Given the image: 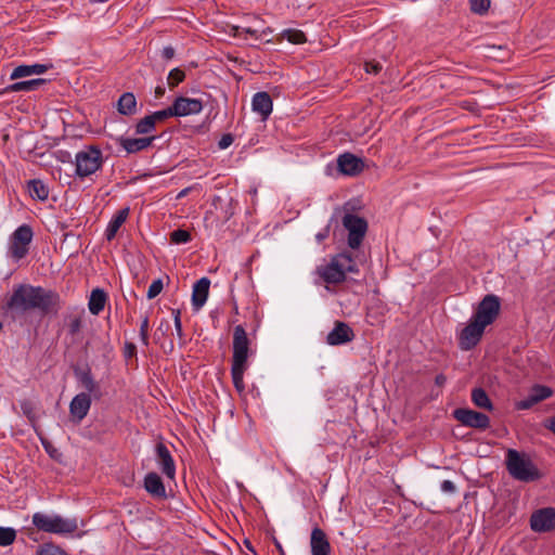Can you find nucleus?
I'll return each instance as SVG.
<instances>
[{
    "mask_svg": "<svg viewBox=\"0 0 555 555\" xmlns=\"http://www.w3.org/2000/svg\"><path fill=\"white\" fill-rule=\"evenodd\" d=\"M61 308L62 300L57 292L30 284L16 285L2 306V310L10 313L12 319L33 310H38L42 315H55Z\"/></svg>",
    "mask_w": 555,
    "mask_h": 555,
    "instance_id": "1",
    "label": "nucleus"
},
{
    "mask_svg": "<svg viewBox=\"0 0 555 555\" xmlns=\"http://www.w3.org/2000/svg\"><path fill=\"white\" fill-rule=\"evenodd\" d=\"M505 466L508 474L518 481L533 482L542 478V473L529 455L515 449L507 450Z\"/></svg>",
    "mask_w": 555,
    "mask_h": 555,
    "instance_id": "2",
    "label": "nucleus"
},
{
    "mask_svg": "<svg viewBox=\"0 0 555 555\" xmlns=\"http://www.w3.org/2000/svg\"><path fill=\"white\" fill-rule=\"evenodd\" d=\"M248 338L242 325L234 328L233 334V359H232V379L236 390L242 392L245 389L243 375L246 370L248 357Z\"/></svg>",
    "mask_w": 555,
    "mask_h": 555,
    "instance_id": "3",
    "label": "nucleus"
},
{
    "mask_svg": "<svg viewBox=\"0 0 555 555\" xmlns=\"http://www.w3.org/2000/svg\"><path fill=\"white\" fill-rule=\"evenodd\" d=\"M104 158L98 145H87L75 156V175L79 178H86L102 168Z\"/></svg>",
    "mask_w": 555,
    "mask_h": 555,
    "instance_id": "4",
    "label": "nucleus"
},
{
    "mask_svg": "<svg viewBox=\"0 0 555 555\" xmlns=\"http://www.w3.org/2000/svg\"><path fill=\"white\" fill-rule=\"evenodd\" d=\"M33 524L41 531L49 533H73L77 530V522L75 519H64L63 517L48 516L42 513H36L33 516Z\"/></svg>",
    "mask_w": 555,
    "mask_h": 555,
    "instance_id": "5",
    "label": "nucleus"
},
{
    "mask_svg": "<svg viewBox=\"0 0 555 555\" xmlns=\"http://www.w3.org/2000/svg\"><path fill=\"white\" fill-rule=\"evenodd\" d=\"M34 232L30 225L23 224L18 227L11 235L9 247L10 256L15 260H21L29 251V244L33 241Z\"/></svg>",
    "mask_w": 555,
    "mask_h": 555,
    "instance_id": "6",
    "label": "nucleus"
},
{
    "mask_svg": "<svg viewBox=\"0 0 555 555\" xmlns=\"http://www.w3.org/2000/svg\"><path fill=\"white\" fill-rule=\"evenodd\" d=\"M343 225L348 231V246L358 249L367 231V221L363 217L348 212L343 217Z\"/></svg>",
    "mask_w": 555,
    "mask_h": 555,
    "instance_id": "7",
    "label": "nucleus"
},
{
    "mask_svg": "<svg viewBox=\"0 0 555 555\" xmlns=\"http://www.w3.org/2000/svg\"><path fill=\"white\" fill-rule=\"evenodd\" d=\"M501 310V301L496 295H486L478 304L472 318L488 326L492 324L499 317Z\"/></svg>",
    "mask_w": 555,
    "mask_h": 555,
    "instance_id": "8",
    "label": "nucleus"
},
{
    "mask_svg": "<svg viewBox=\"0 0 555 555\" xmlns=\"http://www.w3.org/2000/svg\"><path fill=\"white\" fill-rule=\"evenodd\" d=\"M486 327L487 326L472 318L459 335L460 348L465 351L475 348L481 340Z\"/></svg>",
    "mask_w": 555,
    "mask_h": 555,
    "instance_id": "9",
    "label": "nucleus"
},
{
    "mask_svg": "<svg viewBox=\"0 0 555 555\" xmlns=\"http://www.w3.org/2000/svg\"><path fill=\"white\" fill-rule=\"evenodd\" d=\"M453 417L464 426L485 430L490 426V418L481 412L459 408L453 411Z\"/></svg>",
    "mask_w": 555,
    "mask_h": 555,
    "instance_id": "10",
    "label": "nucleus"
},
{
    "mask_svg": "<svg viewBox=\"0 0 555 555\" xmlns=\"http://www.w3.org/2000/svg\"><path fill=\"white\" fill-rule=\"evenodd\" d=\"M530 528L534 532H550L555 529V508L543 507L530 516Z\"/></svg>",
    "mask_w": 555,
    "mask_h": 555,
    "instance_id": "11",
    "label": "nucleus"
},
{
    "mask_svg": "<svg viewBox=\"0 0 555 555\" xmlns=\"http://www.w3.org/2000/svg\"><path fill=\"white\" fill-rule=\"evenodd\" d=\"M232 202V196L225 191L212 197L210 215L215 216L217 222L223 223L233 216Z\"/></svg>",
    "mask_w": 555,
    "mask_h": 555,
    "instance_id": "12",
    "label": "nucleus"
},
{
    "mask_svg": "<svg viewBox=\"0 0 555 555\" xmlns=\"http://www.w3.org/2000/svg\"><path fill=\"white\" fill-rule=\"evenodd\" d=\"M74 375L77 382L86 389V393L90 395V398L93 397L99 400L102 397L101 387L94 380L91 369L88 365L85 369L74 367Z\"/></svg>",
    "mask_w": 555,
    "mask_h": 555,
    "instance_id": "13",
    "label": "nucleus"
},
{
    "mask_svg": "<svg viewBox=\"0 0 555 555\" xmlns=\"http://www.w3.org/2000/svg\"><path fill=\"white\" fill-rule=\"evenodd\" d=\"M155 453L163 474L167 478L173 479L176 475V465L168 447L162 441L157 442L155 446Z\"/></svg>",
    "mask_w": 555,
    "mask_h": 555,
    "instance_id": "14",
    "label": "nucleus"
},
{
    "mask_svg": "<svg viewBox=\"0 0 555 555\" xmlns=\"http://www.w3.org/2000/svg\"><path fill=\"white\" fill-rule=\"evenodd\" d=\"M353 338V330L347 323L337 321L334 328L327 334L326 343L331 346H338L350 343Z\"/></svg>",
    "mask_w": 555,
    "mask_h": 555,
    "instance_id": "15",
    "label": "nucleus"
},
{
    "mask_svg": "<svg viewBox=\"0 0 555 555\" xmlns=\"http://www.w3.org/2000/svg\"><path fill=\"white\" fill-rule=\"evenodd\" d=\"M339 171L346 176H357L363 171L364 163L351 153H344L337 158Z\"/></svg>",
    "mask_w": 555,
    "mask_h": 555,
    "instance_id": "16",
    "label": "nucleus"
},
{
    "mask_svg": "<svg viewBox=\"0 0 555 555\" xmlns=\"http://www.w3.org/2000/svg\"><path fill=\"white\" fill-rule=\"evenodd\" d=\"M171 105L173 112H176V117L197 114L203 109V102L201 100L185 96L176 98Z\"/></svg>",
    "mask_w": 555,
    "mask_h": 555,
    "instance_id": "17",
    "label": "nucleus"
},
{
    "mask_svg": "<svg viewBox=\"0 0 555 555\" xmlns=\"http://www.w3.org/2000/svg\"><path fill=\"white\" fill-rule=\"evenodd\" d=\"M91 406V398L90 395L86 392H80L76 395L70 403H69V413L73 418L79 423L81 422L88 414Z\"/></svg>",
    "mask_w": 555,
    "mask_h": 555,
    "instance_id": "18",
    "label": "nucleus"
},
{
    "mask_svg": "<svg viewBox=\"0 0 555 555\" xmlns=\"http://www.w3.org/2000/svg\"><path fill=\"white\" fill-rule=\"evenodd\" d=\"M208 299V276H203L194 283L191 304L194 312H198Z\"/></svg>",
    "mask_w": 555,
    "mask_h": 555,
    "instance_id": "19",
    "label": "nucleus"
},
{
    "mask_svg": "<svg viewBox=\"0 0 555 555\" xmlns=\"http://www.w3.org/2000/svg\"><path fill=\"white\" fill-rule=\"evenodd\" d=\"M340 267L341 264L338 263L336 257L334 256L330 263L319 268V273L326 283L339 284L346 280V275H344Z\"/></svg>",
    "mask_w": 555,
    "mask_h": 555,
    "instance_id": "20",
    "label": "nucleus"
},
{
    "mask_svg": "<svg viewBox=\"0 0 555 555\" xmlns=\"http://www.w3.org/2000/svg\"><path fill=\"white\" fill-rule=\"evenodd\" d=\"M312 555H330L331 544L326 533L319 527L313 528L310 539Z\"/></svg>",
    "mask_w": 555,
    "mask_h": 555,
    "instance_id": "21",
    "label": "nucleus"
},
{
    "mask_svg": "<svg viewBox=\"0 0 555 555\" xmlns=\"http://www.w3.org/2000/svg\"><path fill=\"white\" fill-rule=\"evenodd\" d=\"M251 106L253 111L258 113L262 120H267L272 113L273 102L268 92L260 91L253 96Z\"/></svg>",
    "mask_w": 555,
    "mask_h": 555,
    "instance_id": "22",
    "label": "nucleus"
},
{
    "mask_svg": "<svg viewBox=\"0 0 555 555\" xmlns=\"http://www.w3.org/2000/svg\"><path fill=\"white\" fill-rule=\"evenodd\" d=\"M156 137H144V138H125L119 137L118 143L126 150L128 154L138 153L151 146L155 141Z\"/></svg>",
    "mask_w": 555,
    "mask_h": 555,
    "instance_id": "23",
    "label": "nucleus"
},
{
    "mask_svg": "<svg viewBox=\"0 0 555 555\" xmlns=\"http://www.w3.org/2000/svg\"><path fill=\"white\" fill-rule=\"evenodd\" d=\"M53 65L49 64H31V65H18L11 73L10 79L15 80L22 77H27L30 75H40L52 68Z\"/></svg>",
    "mask_w": 555,
    "mask_h": 555,
    "instance_id": "24",
    "label": "nucleus"
},
{
    "mask_svg": "<svg viewBox=\"0 0 555 555\" xmlns=\"http://www.w3.org/2000/svg\"><path fill=\"white\" fill-rule=\"evenodd\" d=\"M144 488L154 498H166V489L158 474L152 472L144 477Z\"/></svg>",
    "mask_w": 555,
    "mask_h": 555,
    "instance_id": "25",
    "label": "nucleus"
},
{
    "mask_svg": "<svg viewBox=\"0 0 555 555\" xmlns=\"http://www.w3.org/2000/svg\"><path fill=\"white\" fill-rule=\"evenodd\" d=\"M46 82H47V80L43 78H35V79H30V80L17 81V82H14V83H11V85L4 87L0 91V94L11 93V92L33 91V90H36L39 86L44 85Z\"/></svg>",
    "mask_w": 555,
    "mask_h": 555,
    "instance_id": "26",
    "label": "nucleus"
},
{
    "mask_svg": "<svg viewBox=\"0 0 555 555\" xmlns=\"http://www.w3.org/2000/svg\"><path fill=\"white\" fill-rule=\"evenodd\" d=\"M117 112L124 116H132L138 112V102L132 92H125L117 101Z\"/></svg>",
    "mask_w": 555,
    "mask_h": 555,
    "instance_id": "27",
    "label": "nucleus"
},
{
    "mask_svg": "<svg viewBox=\"0 0 555 555\" xmlns=\"http://www.w3.org/2000/svg\"><path fill=\"white\" fill-rule=\"evenodd\" d=\"M129 215V207H125L116 212V215L112 218L109 221L106 230H105V237L107 241H112L119 228L122 225V223L126 221L127 217Z\"/></svg>",
    "mask_w": 555,
    "mask_h": 555,
    "instance_id": "28",
    "label": "nucleus"
},
{
    "mask_svg": "<svg viewBox=\"0 0 555 555\" xmlns=\"http://www.w3.org/2000/svg\"><path fill=\"white\" fill-rule=\"evenodd\" d=\"M107 294L102 288H94L91 292L88 308L93 315H99L106 304Z\"/></svg>",
    "mask_w": 555,
    "mask_h": 555,
    "instance_id": "29",
    "label": "nucleus"
},
{
    "mask_svg": "<svg viewBox=\"0 0 555 555\" xmlns=\"http://www.w3.org/2000/svg\"><path fill=\"white\" fill-rule=\"evenodd\" d=\"M27 189L33 199L44 202L49 197V188L40 179L29 180Z\"/></svg>",
    "mask_w": 555,
    "mask_h": 555,
    "instance_id": "30",
    "label": "nucleus"
},
{
    "mask_svg": "<svg viewBox=\"0 0 555 555\" xmlns=\"http://www.w3.org/2000/svg\"><path fill=\"white\" fill-rule=\"evenodd\" d=\"M472 401L474 404L480 409H485L488 411L493 410L492 401L490 400L488 393L482 388H474L472 391Z\"/></svg>",
    "mask_w": 555,
    "mask_h": 555,
    "instance_id": "31",
    "label": "nucleus"
},
{
    "mask_svg": "<svg viewBox=\"0 0 555 555\" xmlns=\"http://www.w3.org/2000/svg\"><path fill=\"white\" fill-rule=\"evenodd\" d=\"M23 415L29 421L30 425L37 430L38 415L36 413V404L29 400L24 399L20 401Z\"/></svg>",
    "mask_w": 555,
    "mask_h": 555,
    "instance_id": "32",
    "label": "nucleus"
},
{
    "mask_svg": "<svg viewBox=\"0 0 555 555\" xmlns=\"http://www.w3.org/2000/svg\"><path fill=\"white\" fill-rule=\"evenodd\" d=\"M335 257H336L338 263L341 264L340 269H341L344 275H346L347 272H350V273L359 272L358 266L350 253H348V251L340 253V254L336 255Z\"/></svg>",
    "mask_w": 555,
    "mask_h": 555,
    "instance_id": "33",
    "label": "nucleus"
},
{
    "mask_svg": "<svg viewBox=\"0 0 555 555\" xmlns=\"http://www.w3.org/2000/svg\"><path fill=\"white\" fill-rule=\"evenodd\" d=\"M83 314H85V310L81 309L79 312L69 314L66 318V320H68L67 331L70 336H75L81 331Z\"/></svg>",
    "mask_w": 555,
    "mask_h": 555,
    "instance_id": "34",
    "label": "nucleus"
},
{
    "mask_svg": "<svg viewBox=\"0 0 555 555\" xmlns=\"http://www.w3.org/2000/svg\"><path fill=\"white\" fill-rule=\"evenodd\" d=\"M156 122L151 114L141 118L134 126L137 134H147L155 130Z\"/></svg>",
    "mask_w": 555,
    "mask_h": 555,
    "instance_id": "35",
    "label": "nucleus"
},
{
    "mask_svg": "<svg viewBox=\"0 0 555 555\" xmlns=\"http://www.w3.org/2000/svg\"><path fill=\"white\" fill-rule=\"evenodd\" d=\"M282 37L287 39L291 43L300 44L307 41V37L304 31L299 29H285L282 33Z\"/></svg>",
    "mask_w": 555,
    "mask_h": 555,
    "instance_id": "36",
    "label": "nucleus"
},
{
    "mask_svg": "<svg viewBox=\"0 0 555 555\" xmlns=\"http://www.w3.org/2000/svg\"><path fill=\"white\" fill-rule=\"evenodd\" d=\"M215 24H216V27H217L216 31H217V34L220 35L219 40H225V38L222 35H224V36L228 35V36L235 37L241 31V27L234 26V25H231V24H228V23H225V24L221 23L220 26H219V24L217 22Z\"/></svg>",
    "mask_w": 555,
    "mask_h": 555,
    "instance_id": "37",
    "label": "nucleus"
},
{
    "mask_svg": "<svg viewBox=\"0 0 555 555\" xmlns=\"http://www.w3.org/2000/svg\"><path fill=\"white\" fill-rule=\"evenodd\" d=\"M16 531L10 527H0V546H9L14 543Z\"/></svg>",
    "mask_w": 555,
    "mask_h": 555,
    "instance_id": "38",
    "label": "nucleus"
},
{
    "mask_svg": "<svg viewBox=\"0 0 555 555\" xmlns=\"http://www.w3.org/2000/svg\"><path fill=\"white\" fill-rule=\"evenodd\" d=\"M184 79L185 73L179 67H176L169 72V75L167 77L168 86L172 89L177 87L179 83H181Z\"/></svg>",
    "mask_w": 555,
    "mask_h": 555,
    "instance_id": "39",
    "label": "nucleus"
},
{
    "mask_svg": "<svg viewBox=\"0 0 555 555\" xmlns=\"http://www.w3.org/2000/svg\"><path fill=\"white\" fill-rule=\"evenodd\" d=\"M531 392L534 395L538 402H541L553 395L552 388L544 385H534L531 388Z\"/></svg>",
    "mask_w": 555,
    "mask_h": 555,
    "instance_id": "40",
    "label": "nucleus"
},
{
    "mask_svg": "<svg viewBox=\"0 0 555 555\" xmlns=\"http://www.w3.org/2000/svg\"><path fill=\"white\" fill-rule=\"evenodd\" d=\"M37 555H68L63 548L54 544H44L39 547Z\"/></svg>",
    "mask_w": 555,
    "mask_h": 555,
    "instance_id": "41",
    "label": "nucleus"
},
{
    "mask_svg": "<svg viewBox=\"0 0 555 555\" xmlns=\"http://www.w3.org/2000/svg\"><path fill=\"white\" fill-rule=\"evenodd\" d=\"M469 3L472 12L479 15L486 14L490 8V0H470Z\"/></svg>",
    "mask_w": 555,
    "mask_h": 555,
    "instance_id": "42",
    "label": "nucleus"
},
{
    "mask_svg": "<svg viewBox=\"0 0 555 555\" xmlns=\"http://www.w3.org/2000/svg\"><path fill=\"white\" fill-rule=\"evenodd\" d=\"M191 240V234L186 230L178 229L171 232L170 241L175 244H184Z\"/></svg>",
    "mask_w": 555,
    "mask_h": 555,
    "instance_id": "43",
    "label": "nucleus"
},
{
    "mask_svg": "<svg viewBox=\"0 0 555 555\" xmlns=\"http://www.w3.org/2000/svg\"><path fill=\"white\" fill-rule=\"evenodd\" d=\"M152 118L155 122H162L170 117H176V112H173L172 105L168 106L165 109L156 111L151 114Z\"/></svg>",
    "mask_w": 555,
    "mask_h": 555,
    "instance_id": "44",
    "label": "nucleus"
},
{
    "mask_svg": "<svg viewBox=\"0 0 555 555\" xmlns=\"http://www.w3.org/2000/svg\"><path fill=\"white\" fill-rule=\"evenodd\" d=\"M163 287H164V284L160 279L153 281L147 289L146 297L149 299L155 298L156 296H158L160 294V292L163 291Z\"/></svg>",
    "mask_w": 555,
    "mask_h": 555,
    "instance_id": "45",
    "label": "nucleus"
},
{
    "mask_svg": "<svg viewBox=\"0 0 555 555\" xmlns=\"http://www.w3.org/2000/svg\"><path fill=\"white\" fill-rule=\"evenodd\" d=\"M42 446L51 459L62 462V453L51 442L42 440Z\"/></svg>",
    "mask_w": 555,
    "mask_h": 555,
    "instance_id": "46",
    "label": "nucleus"
},
{
    "mask_svg": "<svg viewBox=\"0 0 555 555\" xmlns=\"http://www.w3.org/2000/svg\"><path fill=\"white\" fill-rule=\"evenodd\" d=\"M539 403L534 397V395L530 391L529 396L524 400L517 402V409L519 410H528L531 409L534 404Z\"/></svg>",
    "mask_w": 555,
    "mask_h": 555,
    "instance_id": "47",
    "label": "nucleus"
},
{
    "mask_svg": "<svg viewBox=\"0 0 555 555\" xmlns=\"http://www.w3.org/2000/svg\"><path fill=\"white\" fill-rule=\"evenodd\" d=\"M140 338L143 345H149V317L145 315L140 325Z\"/></svg>",
    "mask_w": 555,
    "mask_h": 555,
    "instance_id": "48",
    "label": "nucleus"
},
{
    "mask_svg": "<svg viewBox=\"0 0 555 555\" xmlns=\"http://www.w3.org/2000/svg\"><path fill=\"white\" fill-rule=\"evenodd\" d=\"M170 330V324L168 321L164 320L160 322L159 326L157 327L154 337L156 341H159L163 336H165L166 332Z\"/></svg>",
    "mask_w": 555,
    "mask_h": 555,
    "instance_id": "49",
    "label": "nucleus"
},
{
    "mask_svg": "<svg viewBox=\"0 0 555 555\" xmlns=\"http://www.w3.org/2000/svg\"><path fill=\"white\" fill-rule=\"evenodd\" d=\"M365 72L369 74H378L382 70V64L375 60L367 61L364 64Z\"/></svg>",
    "mask_w": 555,
    "mask_h": 555,
    "instance_id": "50",
    "label": "nucleus"
},
{
    "mask_svg": "<svg viewBox=\"0 0 555 555\" xmlns=\"http://www.w3.org/2000/svg\"><path fill=\"white\" fill-rule=\"evenodd\" d=\"M137 354V346L133 343L126 341L124 346V357L128 360Z\"/></svg>",
    "mask_w": 555,
    "mask_h": 555,
    "instance_id": "51",
    "label": "nucleus"
},
{
    "mask_svg": "<svg viewBox=\"0 0 555 555\" xmlns=\"http://www.w3.org/2000/svg\"><path fill=\"white\" fill-rule=\"evenodd\" d=\"M234 141V137L231 133H225L221 137V139L218 142V147L220 150H224L229 147Z\"/></svg>",
    "mask_w": 555,
    "mask_h": 555,
    "instance_id": "52",
    "label": "nucleus"
},
{
    "mask_svg": "<svg viewBox=\"0 0 555 555\" xmlns=\"http://www.w3.org/2000/svg\"><path fill=\"white\" fill-rule=\"evenodd\" d=\"M173 319H175V327L178 336L182 337V323H181V312L180 310H172Z\"/></svg>",
    "mask_w": 555,
    "mask_h": 555,
    "instance_id": "53",
    "label": "nucleus"
},
{
    "mask_svg": "<svg viewBox=\"0 0 555 555\" xmlns=\"http://www.w3.org/2000/svg\"><path fill=\"white\" fill-rule=\"evenodd\" d=\"M55 154H56V158L62 163H70L72 162V154L68 151L57 150Z\"/></svg>",
    "mask_w": 555,
    "mask_h": 555,
    "instance_id": "54",
    "label": "nucleus"
},
{
    "mask_svg": "<svg viewBox=\"0 0 555 555\" xmlns=\"http://www.w3.org/2000/svg\"><path fill=\"white\" fill-rule=\"evenodd\" d=\"M543 427L555 435V415L545 418L543 422Z\"/></svg>",
    "mask_w": 555,
    "mask_h": 555,
    "instance_id": "55",
    "label": "nucleus"
},
{
    "mask_svg": "<svg viewBox=\"0 0 555 555\" xmlns=\"http://www.w3.org/2000/svg\"><path fill=\"white\" fill-rule=\"evenodd\" d=\"M441 490L447 493H453L455 491V486L450 480H444L441 483Z\"/></svg>",
    "mask_w": 555,
    "mask_h": 555,
    "instance_id": "56",
    "label": "nucleus"
},
{
    "mask_svg": "<svg viewBox=\"0 0 555 555\" xmlns=\"http://www.w3.org/2000/svg\"><path fill=\"white\" fill-rule=\"evenodd\" d=\"M162 56L165 60H171L175 56V49L171 46H167L162 51Z\"/></svg>",
    "mask_w": 555,
    "mask_h": 555,
    "instance_id": "57",
    "label": "nucleus"
},
{
    "mask_svg": "<svg viewBox=\"0 0 555 555\" xmlns=\"http://www.w3.org/2000/svg\"><path fill=\"white\" fill-rule=\"evenodd\" d=\"M328 234H330V227L327 225L323 230V232L318 233L315 237H317L318 242H322L328 236Z\"/></svg>",
    "mask_w": 555,
    "mask_h": 555,
    "instance_id": "58",
    "label": "nucleus"
},
{
    "mask_svg": "<svg viewBox=\"0 0 555 555\" xmlns=\"http://www.w3.org/2000/svg\"><path fill=\"white\" fill-rule=\"evenodd\" d=\"M447 382V377L443 374H438L435 377V384L439 387H442Z\"/></svg>",
    "mask_w": 555,
    "mask_h": 555,
    "instance_id": "59",
    "label": "nucleus"
},
{
    "mask_svg": "<svg viewBox=\"0 0 555 555\" xmlns=\"http://www.w3.org/2000/svg\"><path fill=\"white\" fill-rule=\"evenodd\" d=\"M165 94V88L158 86L155 89V95L156 98H162Z\"/></svg>",
    "mask_w": 555,
    "mask_h": 555,
    "instance_id": "60",
    "label": "nucleus"
},
{
    "mask_svg": "<svg viewBox=\"0 0 555 555\" xmlns=\"http://www.w3.org/2000/svg\"><path fill=\"white\" fill-rule=\"evenodd\" d=\"M190 188H185L183 189L182 191L179 192V194L177 195V198H182L183 196H185L189 192H190Z\"/></svg>",
    "mask_w": 555,
    "mask_h": 555,
    "instance_id": "61",
    "label": "nucleus"
},
{
    "mask_svg": "<svg viewBox=\"0 0 555 555\" xmlns=\"http://www.w3.org/2000/svg\"><path fill=\"white\" fill-rule=\"evenodd\" d=\"M241 30L245 31L246 34H250V35H255L257 31L249 28V27H245V28H242L241 27Z\"/></svg>",
    "mask_w": 555,
    "mask_h": 555,
    "instance_id": "62",
    "label": "nucleus"
},
{
    "mask_svg": "<svg viewBox=\"0 0 555 555\" xmlns=\"http://www.w3.org/2000/svg\"><path fill=\"white\" fill-rule=\"evenodd\" d=\"M275 545H276L278 550L280 551V553L283 555L284 552H283L281 544L279 542H275Z\"/></svg>",
    "mask_w": 555,
    "mask_h": 555,
    "instance_id": "63",
    "label": "nucleus"
},
{
    "mask_svg": "<svg viewBox=\"0 0 555 555\" xmlns=\"http://www.w3.org/2000/svg\"><path fill=\"white\" fill-rule=\"evenodd\" d=\"M173 349V344H172V340L169 341V351H172Z\"/></svg>",
    "mask_w": 555,
    "mask_h": 555,
    "instance_id": "64",
    "label": "nucleus"
}]
</instances>
